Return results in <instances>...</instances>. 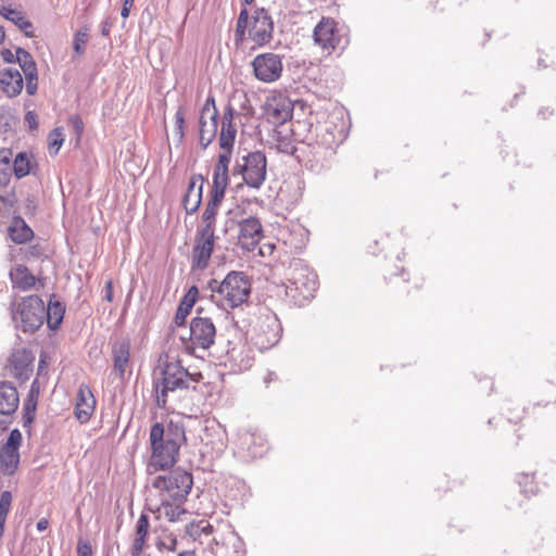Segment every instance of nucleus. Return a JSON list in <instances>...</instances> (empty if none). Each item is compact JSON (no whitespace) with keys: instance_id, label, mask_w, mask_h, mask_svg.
I'll return each mask as SVG.
<instances>
[{"instance_id":"nucleus-1","label":"nucleus","mask_w":556,"mask_h":556,"mask_svg":"<svg viewBox=\"0 0 556 556\" xmlns=\"http://www.w3.org/2000/svg\"><path fill=\"white\" fill-rule=\"evenodd\" d=\"M153 394L159 407H165L167 393L177 389H187L191 379L198 382L202 375L200 372L189 374L182 367L180 361L168 353L159 356L157 364L153 369Z\"/></svg>"},{"instance_id":"nucleus-2","label":"nucleus","mask_w":556,"mask_h":556,"mask_svg":"<svg viewBox=\"0 0 556 556\" xmlns=\"http://www.w3.org/2000/svg\"><path fill=\"white\" fill-rule=\"evenodd\" d=\"M213 298L223 308H235L245 303L251 293V282L243 271H230L223 281L210 283Z\"/></svg>"},{"instance_id":"nucleus-3","label":"nucleus","mask_w":556,"mask_h":556,"mask_svg":"<svg viewBox=\"0 0 556 556\" xmlns=\"http://www.w3.org/2000/svg\"><path fill=\"white\" fill-rule=\"evenodd\" d=\"M150 442L152 455L147 466L149 477L155 471L166 470L173 467L179 452L178 443L169 433H165L162 424L156 422L152 426L150 431Z\"/></svg>"},{"instance_id":"nucleus-4","label":"nucleus","mask_w":556,"mask_h":556,"mask_svg":"<svg viewBox=\"0 0 556 556\" xmlns=\"http://www.w3.org/2000/svg\"><path fill=\"white\" fill-rule=\"evenodd\" d=\"M317 286V275L306 266L295 263L288 278L285 293L291 303L303 306L314 298Z\"/></svg>"},{"instance_id":"nucleus-5","label":"nucleus","mask_w":556,"mask_h":556,"mask_svg":"<svg viewBox=\"0 0 556 556\" xmlns=\"http://www.w3.org/2000/svg\"><path fill=\"white\" fill-rule=\"evenodd\" d=\"M148 486L152 485L154 489L163 493H167L172 500H181L186 497L191 491L193 480L192 476L185 470L175 469L168 475H159L155 477L150 476L147 481Z\"/></svg>"},{"instance_id":"nucleus-6","label":"nucleus","mask_w":556,"mask_h":556,"mask_svg":"<svg viewBox=\"0 0 556 556\" xmlns=\"http://www.w3.org/2000/svg\"><path fill=\"white\" fill-rule=\"evenodd\" d=\"M45 318V304L37 295L24 298L13 308V320L24 331L38 329L43 324Z\"/></svg>"},{"instance_id":"nucleus-7","label":"nucleus","mask_w":556,"mask_h":556,"mask_svg":"<svg viewBox=\"0 0 556 556\" xmlns=\"http://www.w3.org/2000/svg\"><path fill=\"white\" fill-rule=\"evenodd\" d=\"M216 338V327L208 317H193L189 327V339L185 343L186 349L195 352L197 349L207 350Z\"/></svg>"},{"instance_id":"nucleus-8","label":"nucleus","mask_w":556,"mask_h":556,"mask_svg":"<svg viewBox=\"0 0 556 556\" xmlns=\"http://www.w3.org/2000/svg\"><path fill=\"white\" fill-rule=\"evenodd\" d=\"M1 56L3 61L8 63H18L25 76L26 92L29 96L35 94L38 88V70L31 54L22 48H16L15 52H12L9 49H3L1 51Z\"/></svg>"},{"instance_id":"nucleus-9","label":"nucleus","mask_w":556,"mask_h":556,"mask_svg":"<svg viewBox=\"0 0 556 556\" xmlns=\"http://www.w3.org/2000/svg\"><path fill=\"white\" fill-rule=\"evenodd\" d=\"M215 245V232L208 227H200L197 230L192 248V269H204L207 267Z\"/></svg>"},{"instance_id":"nucleus-10","label":"nucleus","mask_w":556,"mask_h":556,"mask_svg":"<svg viewBox=\"0 0 556 556\" xmlns=\"http://www.w3.org/2000/svg\"><path fill=\"white\" fill-rule=\"evenodd\" d=\"M218 111L214 97H207L199 117V141L203 149H206L215 139L218 128Z\"/></svg>"},{"instance_id":"nucleus-11","label":"nucleus","mask_w":556,"mask_h":556,"mask_svg":"<svg viewBox=\"0 0 556 556\" xmlns=\"http://www.w3.org/2000/svg\"><path fill=\"white\" fill-rule=\"evenodd\" d=\"M266 156L263 152L249 153L240 166L244 182L251 188L260 189L266 178Z\"/></svg>"},{"instance_id":"nucleus-12","label":"nucleus","mask_w":556,"mask_h":556,"mask_svg":"<svg viewBox=\"0 0 556 556\" xmlns=\"http://www.w3.org/2000/svg\"><path fill=\"white\" fill-rule=\"evenodd\" d=\"M255 77L263 83H273L280 78L282 61L278 54L268 52L258 54L252 61Z\"/></svg>"},{"instance_id":"nucleus-13","label":"nucleus","mask_w":556,"mask_h":556,"mask_svg":"<svg viewBox=\"0 0 556 556\" xmlns=\"http://www.w3.org/2000/svg\"><path fill=\"white\" fill-rule=\"evenodd\" d=\"M267 121L274 125H281L292 117V101L283 93L278 92L267 97L264 105Z\"/></svg>"},{"instance_id":"nucleus-14","label":"nucleus","mask_w":556,"mask_h":556,"mask_svg":"<svg viewBox=\"0 0 556 556\" xmlns=\"http://www.w3.org/2000/svg\"><path fill=\"white\" fill-rule=\"evenodd\" d=\"M313 37L315 43L329 53L340 47L342 41L334 21L330 18H323L316 25Z\"/></svg>"},{"instance_id":"nucleus-15","label":"nucleus","mask_w":556,"mask_h":556,"mask_svg":"<svg viewBox=\"0 0 556 556\" xmlns=\"http://www.w3.org/2000/svg\"><path fill=\"white\" fill-rule=\"evenodd\" d=\"M250 38L258 46L268 43L273 38L274 23L265 9H257L252 16Z\"/></svg>"},{"instance_id":"nucleus-16","label":"nucleus","mask_w":556,"mask_h":556,"mask_svg":"<svg viewBox=\"0 0 556 556\" xmlns=\"http://www.w3.org/2000/svg\"><path fill=\"white\" fill-rule=\"evenodd\" d=\"M262 238L263 227L258 218L249 217L240 222L238 242L242 249L253 251Z\"/></svg>"},{"instance_id":"nucleus-17","label":"nucleus","mask_w":556,"mask_h":556,"mask_svg":"<svg viewBox=\"0 0 556 556\" xmlns=\"http://www.w3.org/2000/svg\"><path fill=\"white\" fill-rule=\"evenodd\" d=\"M238 115V112L230 104H228L223 112L219 146L223 150L228 152L232 151L236 141L237 126L233 124V118Z\"/></svg>"},{"instance_id":"nucleus-18","label":"nucleus","mask_w":556,"mask_h":556,"mask_svg":"<svg viewBox=\"0 0 556 556\" xmlns=\"http://www.w3.org/2000/svg\"><path fill=\"white\" fill-rule=\"evenodd\" d=\"M0 15L16 25L27 37L34 36L33 23L22 9L13 5L9 0L0 1Z\"/></svg>"},{"instance_id":"nucleus-19","label":"nucleus","mask_w":556,"mask_h":556,"mask_svg":"<svg viewBox=\"0 0 556 556\" xmlns=\"http://www.w3.org/2000/svg\"><path fill=\"white\" fill-rule=\"evenodd\" d=\"M204 179L201 175H193L188 184L187 191L184 195V207L187 214H193L198 211L202 201V189Z\"/></svg>"},{"instance_id":"nucleus-20","label":"nucleus","mask_w":556,"mask_h":556,"mask_svg":"<svg viewBox=\"0 0 556 556\" xmlns=\"http://www.w3.org/2000/svg\"><path fill=\"white\" fill-rule=\"evenodd\" d=\"M96 406V400L90 389L85 386H80L77 396H76V406H75V416L80 422H87Z\"/></svg>"},{"instance_id":"nucleus-21","label":"nucleus","mask_w":556,"mask_h":556,"mask_svg":"<svg viewBox=\"0 0 556 556\" xmlns=\"http://www.w3.org/2000/svg\"><path fill=\"white\" fill-rule=\"evenodd\" d=\"M0 85L3 92L9 97L20 94L24 87V80L18 68L9 66L0 72Z\"/></svg>"},{"instance_id":"nucleus-22","label":"nucleus","mask_w":556,"mask_h":556,"mask_svg":"<svg viewBox=\"0 0 556 556\" xmlns=\"http://www.w3.org/2000/svg\"><path fill=\"white\" fill-rule=\"evenodd\" d=\"M17 390L9 382L0 384V415L11 416L18 407Z\"/></svg>"},{"instance_id":"nucleus-23","label":"nucleus","mask_w":556,"mask_h":556,"mask_svg":"<svg viewBox=\"0 0 556 556\" xmlns=\"http://www.w3.org/2000/svg\"><path fill=\"white\" fill-rule=\"evenodd\" d=\"M129 343L125 340L118 341L113 346L114 371L119 378H124L129 365Z\"/></svg>"},{"instance_id":"nucleus-24","label":"nucleus","mask_w":556,"mask_h":556,"mask_svg":"<svg viewBox=\"0 0 556 556\" xmlns=\"http://www.w3.org/2000/svg\"><path fill=\"white\" fill-rule=\"evenodd\" d=\"M10 279L14 288L26 291L35 286L36 278L28 271L24 265H17L10 270Z\"/></svg>"},{"instance_id":"nucleus-25","label":"nucleus","mask_w":556,"mask_h":556,"mask_svg":"<svg viewBox=\"0 0 556 556\" xmlns=\"http://www.w3.org/2000/svg\"><path fill=\"white\" fill-rule=\"evenodd\" d=\"M199 290L195 286H192L188 292L181 299L179 306L175 315V323L180 326L184 324L186 317L189 315L192 306L194 305Z\"/></svg>"},{"instance_id":"nucleus-26","label":"nucleus","mask_w":556,"mask_h":556,"mask_svg":"<svg viewBox=\"0 0 556 556\" xmlns=\"http://www.w3.org/2000/svg\"><path fill=\"white\" fill-rule=\"evenodd\" d=\"M18 450H15V447L3 446L0 451V466L2 472L5 475L14 473L18 467Z\"/></svg>"},{"instance_id":"nucleus-27","label":"nucleus","mask_w":556,"mask_h":556,"mask_svg":"<svg viewBox=\"0 0 556 556\" xmlns=\"http://www.w3.org/2000/svg\"><path fill=\"white\" fill-rule=\"evenodd\" d=\"M36 165V161L31 155L21 152L15 156L12 168L17 178H23L31 174Z\"/></svg>"},{"instance_id":"nucleus-28","label":"nucleus","mask_w":556,"mask_h":556,"mask_svg":"<svg viewBox=\"0 0 556 556\" xmlns=\"http://www.w3.org/2000/svg\"><path fill=\"white\" fill-rule=\"evenodd\" d=\"M223 199V197L211 194V199L202 214V220L204 224L202 227H208L211 228V231L215 232V217Z\"/></svg>"},{"instance_id":"nucleus-29","label":"nucleus","mask_w":556,"mask_h":556,"mask_svg":"<svg viewBox=\"0 0 556 556\" xmlns=\"http://www.w3.org/2000/svg\"><path fill=\"white\" fill-rule=\"evenodd\" d=\"M9 236L14 242L24 243L31 238L33 231L23 219L17 218L9 227Z\"/></svg>"},{"instance_id":"nucleus-30","label":"nucleus","mask_w":556,"mask_h":556,"mask_svg":"<svg viewBox=\"0 0 556 556\" xmlns=\"http://www.w3.org/2000/svg\"><path fill=\"white\" fill-rule=\"evenodd\" d=\"M253 339L260 349H267L276 344L279 340L278 324L276 320H271V328L268 332L264 334L257 333Z\"/></svg>"},{"instance_id":"nucleus-31","label":"nucleus","mask_w":556,"mask_h":556,"mask_svg":"<svg viewBox=\"0 0 556 556\" xmlns=\"http://www.w3.org/2000/svg\"><path fill=\"white\" fill-rule=\"evenodd\" d=\"M64 314V307L61 303H49L46 309V317L48 319L49 327L55 329L62 321Z\"/></svg>"},{"instance_id":"nucleus-32","label":"nucleus","mask_w":556,"mask_h":556,"mask_svg":"<svg viewBox=\"0 0 556 556\" xmlns=\"http://www.w3.org/2000/svg\"><path fill=\"white\" fill-rule=\"evenodd\" d=\"M228 185V172H223L214 168L213 175V187L211 194H216L218 197L225 195V190Z\"/></svg>"},{"instance_id":"nucleus-33","label":"nucleus","mask_w":556,"mask_h":556,"mask_svg":"<svg viewBox=\"0 0 556 556\" xmlns=\"http://www.w3.org/2000/svg\"><path fill=\"white\" fill-rule=\"evenodd\" d=\"M223 545L226 547H232V552L229 553L227 556H243V542L236 533L230 532L225 538V542L223 543Z\"/></svg>"},{"instance_id":"nucleus-34","label":"nucleus","mask_w":556,"mask_h":556,"mask_svg":"<svg viewBox=\"0 0 556 556\" xmlns=\"http://www.w3.org/2000/svg\"><path fill=\"white\" fill-rule=\"evenodd\" d=\"M213 527L205 521H200L197 525H190L187 527L188 534L193 539H200L202 534L210 535L212 533Z\"/></svg>"},{"instance_id":"nucleus-35","label":"nucleus","mask_w":556,"mask_h":556,"mask_svg":"<svg viewBox=\"0 0 556 556\" xmlns=\"http://www.w3.org/2000/svg\"><path fill=\"white\" fill-rule=\"evenodd\" d=\"M49 141V152L52 155L58 154L64 142V136L61 128L53 129L48 137Z\"/></svg>"},{"instance_id":"nucleus-36","label":"nucleus","mask_w":556,"mask_h":556,"mask_svg":"<svg viewBox=\"0 0 556 556\" xmlns=\"http://www.w3.org/2000/svg\"><path fill=\"white\" fill-rule=\"evenodd\" d=\"M177 541L172 535H165L164 538L155 539V546L159 551L166 549L168 552H174L176 548Z\"/></svg>"},{"instance_id":"nucleus-37","label":"nucleus","mask_w":556,"mask_h":556,"mask_svg":"<svg viewBox=\"0 0 556 556\" xmlns=\"http://www.w3.org/2000/svg\"><path fill=\"white\" fill-rule=\"evenodd\" d=\"M184 125H185V114L182 112V109L179 108L175 114V128H174V134L178 138L179 141H181L185 136Z\"/></svg>"},{"instance_id":"nucleus-38","label":"nucleus","mask_w":556,"mask_h":556,"mask_svg":"<svg viewBox=\"0 0 556 556\" xmlns=\"http://www.w3.org/2000/svg\"><path fill=\"white\" fill-rule=\"evenodd\" d=\"M87 38H88V31L87 29H80L76 35H75V39H74V50L78 53V54H81L83 51H84V46L86 45L87 42Z\"/></svg>"},{"instance_id":"nucleus-39","label":"nucleus","mask_w":556,"mask_h":556,"mask_svg":"<svg viewBox=\"0 0 556 556\" xmlns=\"http://www.w3.org/2000/svg\"><path fill=\"white\" fill-rule=\"evenodd\" d=\"M230 154L231 152L225 151L219 154L218 162L215 166V169L228 172V165L230 163Z\"/></svg>"},{"instance_id":"nucleus-40","label":"nucleus","mask_w":556,"mask_h":556,"mask_svg":"<svg viewBox=\"0 0 556 556\" xmlns=\"http://www.w3.org/2000/svg\"><path fill=\"white\" fill-rule=\"evenodd\" d=\"M21 440H22V435H21L20 431L15 429V430L11 431V433L8 438V441L3 446L15 447V450H18Z\"/></svg>"},{"instance_id":"nucleus-41","label":"nucleus","mask_w":556,"mask_h":556,"mask_svg":"<svg viewBox=\"0 0 556 556\" xmlns=\"http://www.w3.org/2000/svg\"><path fill=\"white\" fill-rule=\"evenodd\" d=\"M70 123L72 124L77 136H80L83 132V129H84V124H83V121L80 119V117L77 115L71 116Z\"/></svg>"},{"instance_id":"nucleus-42","label":"nucleus","mask_w":556,"mask_h":556,"mask_svg":"<svg viewBox=\"0 0 556 556\" xmlns=\"http://www.w3.org/2000/svg\"><path fill=\"white\" fill-rule=\"evenodd\" d=\"M77 554L78 556H91L92 549L90 544L80 541L77 546Z\"/></svg>"},{"instance_id":"nucleus-43","label":"nucleus","mask_w":556,"mask_h":556,"mask_svg":"<svg viewBox=\"0 0 556 556\" xmlns=\"http://www.w3.org/2000/svg\"><path fill=\"white\" fill-rule=\"evenodd\" d=\"M35 409H36L35 404L27 403L25 405V415H24L25 424H29L33 421L34 415H35Z\"/></svg>"},{"instance_id":"nucleus-44","label":"nucleus","mask_w":556,"mask_h":556,"mask_svg":"<svg viewBox=\"0 0 556 556\" xmlns=\"http://www.w3.org/2000/svg\"><path fill=\"white\" fill-rule=\"evenodd\" d=\"M25 122L28 124L30 129H36L38 126L37 114L33 111H28L25 114Z\"/></svg>"},{"instance_id":"nucleus-45","label":"nucleus","mask_w":556,"mask_h":556,"mask_svg":"<svg viewBox=\"0 0 556 556\" xmlns=\"http://www.w3.org/2000/svg\"><path fill=\"white\" fill-rule=\"evenodd\" d=\"M148 518L141 514V552L143 551L144 540L147 535Z\"/></svg>"},{"instance_id":"nucleus-46","label":"nucleus","mask_w":556,"mask_h":556,"mask_svg":"<svg viewBox=\"0 0 556 556\" xmlns=\"http://www.w3.org/2000/svg\"><path fill=\"white\" fill-rule=\"evenodd\" d=\"M135 0H124L121 15L126 18L129 15L130 9L132 8Z\"/></svg>"},{"instance_id":"nucleus-47","label":"nucleus","mask_w":556,"mask_h":556,"mask_svg":"<svg viewBox=\"0 0 556 556\" xmlns=\"http://www.w3.org/2000/svg\"><path fill=\"white\" fill-rule=\"evenodd\" d=\"M1 161L5 166V172L3 173L2 177H0V184H5L9 180L8 170H10V164L8 157H3Z\"/></svg>"},{"instance_id":"nucleus-48","label":"nucleus","mask_w":556,"mask_h":556,"mask_svg":"<svg viewBox=\"0 0 556 556\" xmlns=\"http://www.w3.org/2000/svg\"><path fill=\"white\" fill-rule=\"evenodd\" d=\"M277 380H278L277 374L274 372V371H269L264 377V384H265L266 388H268L271 382L277 381Z\"/></svg>"},{"instance_id":"nucleus-49","label":"nucleus","mask_w":556,"mask_h":556,"mask_svg":"<svg viewBox=\"0 0 556 556\" xmlns=\"http://www.w3.org/2000/svg\"><path fill=\"white\" fill-rule=\"evenodd\" d=\"M247 26L248 24L237 21L236 35L242 37L245 34Z\"/></svg>"},{"instance_id":"nucleus-50","label":"nucleus","mask_w":556,"mask_h":556,"mask_svg":"<svg viewBox=\"0 0 556 556\" xmlns=\"http://www.w3.org/2000/svg\"><path fill=\"white\" fill-rule=\"evenodd\" d=\"M36 527H37V530H38V531H45V530L49 527V521H48V519H46V518H41V519L37 522Z\"/></svg>"},{"instance_id":"nucleus-51","label":"nucleus","mask_w":556,"mask_h":556,"mask_svg":"<svg viewBox=\"0 0 556 556\" xmlns=\"http://www.w3.org/2000/svg\"><path fill=\"white\" fill-rule=\"evenodd\" d=\"M248 21H249L248 11L245 9H243V10H241V12L239 14L238 22L248 24Z\"/></svg>"},{"instance_id":"nucleus-52","label":"nucleus","mask_w":556,"mask_h":556,"mask_svg":"<svg viewBox=\"0 0 556 556\" xmlns=\"http://www.w3.org/2000/svg\"><path fill=\"white\" fill-rule=\"evenodd\" d=\"M139 553V538H135L132 542V554L136 555Z\"/></svg>"},{"instance_id":"nucleus-53","label":"nucleus","mask_w":556,"mask_h":556,"mask_svg":"<svg viewBox=\"0 0 556 556\" xmlns=\"http://www.w3.org/2000/svg\"><path fill=\"white\" fill-rule=\"evenodd\" d=\"M106 288H108V291H106V295L105 296H106V299L109 301H111L112 300L111 282H108Z\"/></svg>"},{"instance_id":"nucleus-54","label":"nucleus","mask_w":556,"mask_h":556,"mask_svg":"<svg viewBox=\"0 0 556 556\" xmlns=\"http://www.w3.org/2000/svg\"><path fill=\"white\" fill-rule=\"evenodd\" d=\"M178 556H195L193 552L185 551L178 554Z\"/></svg>"},{"instance_id":"nucleus-55","label":"nucleus","mask_w":556,"mask_h":556,"mask_svg":"<svg viewBox=\"0 0 556 556\" xmlns=\"http://www.w3.org/2000/svg\"><path fill=\"white\" fill-rule=\"evenodd\" d=\"M4 40V30L0 27V43Z\"/></svg>"},{"instance_id":"nucleus-56","label":"nucleus","mask_w":556,"mask_h":556,"mask_svg":"<svg viewBox=\"0 0 556 556\" xmlns=\"http://www.w3.org/2000/svg\"><path fill=\"white\" fill-rule=\"evenodd\" d=\"M108 33H109V28L106 27V25H104L102 28V34L108 35Z\"/></svg>"},{"instance_id":"nucleus-57","label":"nucleus","mask_w":556,"mask_h":556,"mask_svg":"<svg viewBox=\"0 0 556 556\" xmlns=\"http://www.w3.org/2000/svg\"><path fill=\"white\" fill-rule=\"evenodd\" d=\"M136 533L139 534V521L136 523Z\"/></svg>"},{"instance_id":"nucleus-58","label":"nucleus","mask_w":556,"mask_h":556,"mask_svg":"<svg viewBox=\"0 0 556 556\" xmlns=\"http://www.w3.org/2000/svg\"><path fill=\"white\" fill-rule=\"evenodd\" d=\"M247 3H251L253 2L254 0H244Z\"/></svg>"},{"instance_id":"nucleus-59","label":"nucleus","mask_w":556,"mask_h":556,"mask_svg":"<svg viewBox=\"0 0 556 556\" xmlns=\"http://www.w3.org/2000/svg\"><path fill=\"white\" fill-rule=\"evenodd\" d=\"M1 201H3V198H2V197H0V202H1Z\"/></svg>"}]
</instances>
